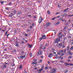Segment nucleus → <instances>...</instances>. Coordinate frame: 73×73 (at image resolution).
Segmentation results:
<instances>
[{
  "instance_id": "7ed1b4c3",
  "label": "nucleus",
  "mask_w": 73,
  "mask_h": 73,
  "mask_svg": "<svg viewBox=\"0 0 73 73\" xmlns=\"http://www.w3.org/2000/svg\"><path fill=\"white\" fill-rule=\"evenodd\" d=\"M65 21V19H63L62 17L60 18L58 20V21Z\"/></svg>"
},
{
  "instance_id": "423d86ee",
  "label": "nucleus",
  "mask_w": 73,
  "mask_h": 73,
  "mask_svg": "<svg viewBox=\"0 0 73 73\" xmlns=\"http://www.w3.org/2000/svg\"><path fill=\"white\" fill-rule=\"evenodd\" d=\"M52 56V53H50L49 55H48L49 57V58H50Z\"/></svg>"
},
{
  "instance_id": "4d7b16f0",
  "label": "nucleus",
  "mask_w": 73,
  "mask_h": 73,
  "mask_svg": "<svg viewBox=\"0 0 73 73\" xmlns=\"http://www.w3.org/2000/svg\"><path fill=\"white\" fill-rule=\"evenodd\" d=\"M24 73H27V72H26V71H25V70H24Z\"/></svg>"
},
{
  "instance_id": "bb28decb",
  "label": "nucleus",
  "mask_w": 73,
  "mask_h": 73,
  "mask_svg": "<svg viewBox=\"0 0 73 73\" xmlns=\"http://www.w3.org/2000/svg\"><path fill=\"white\" fill-rule=\"evenodd\" d=\"M66 29V27H65V28H64L63 30H64L65 31Z\"/></svg>"
},
{
  "instance_id": "13d9d810",
  "label": "nucleus",
  "mask_w": 73,
  "mask_h": 73,
  "mask_svg": "<svg viewBox=\"0 0 73 73\" xmlns=\"http://www.w3.org/2000/svg\"><path fill=\"white\" fill-rule=\"evenodd\" d=\"M9 5H11V4H12V3H9Z\"/></svg>"
},
{
  "instance_id": "f3484780",
  "label": "nucleus",
  "mask_w": 73,
  "mask_h": 73,
  "mask_svg": "<svg viewBox=\"0 0 73 73\" xmlns=\"http://www.w3.org/2000/svg\"><path fill=\"white\" fill-rule=\"evenodd\" d=\"M0 2L2 4H3V3H4V1H1Z\"/></svg>"
},
{
  "instance_id": "e2e57ef3",
  "label": "nucleus",
  "mask_w": 73,
  "mask_h": 73,
  "mask_svg": "<svg viewBox=\"0 0 73 73\" xmlns=\"http://www.w3.org/2000/svg\"><path fill=\"white\" fill-rule=\"evenodd\" d=\"M41 58H43V56H41Z\"/></svg>"
},
{
  "instance_id": "e433bc0d",
  "label": "nucleus",
  "mask_w": 73,
  "mask_h": 73,
  "mask_svg": "<svg viewBox=\"0 0 73 73\" xmlns=\"http://www.w3.org/2000/svg\"><path fill=\"white\" fill-rule=\"evenodd\" d=\"M64 14V16H66L67 15V14L66 13Z\"/></svg>"
},
{
  "instance_id": "37998d69",
  "label": "nucleus",
  "mask_w": 73,
  "mask_h": 73,
  "mask_svg": "<svg viewBox=\"0 0 73 73\" xmlns=\"http://www.w3.org/2000/svg\"><path fill=\"white\" fill-rule=\"evenodd\" d=\"M61 56H60V57L57 58H59V59H60V58H61Z\"/></svg>"
},
{
  "instance_id": "f8f14e48",
  "label": "nucleus",
  "mask_w": 73,
  "mask_h": 73,
  "mask_svg": "<svg viewBox=\"0 0 73 73\" xmlns=\"http://www.w3.org/2000/svg\"><path fill=\"white\" fill-rule=\"evenodd\" d=\"M69 9V8H67L66 9H65L64 10V12H66V11H67V10Z\"/></svg>"
},
{
  "instance_id": "774afa93",
  "label": "nucleus",
  "mask_w": 73,
  "mask_h": 73,
  "mask_svg": "<svg viewBox=\"0 0 73 73\" xmlns=\"http://www.w3.org/2000/svg\"><path fill=\"white\" fill-rule=\"evenodd\" d=\"M68 38H71V36H69Z\"/></svg>"
},
{
  "instance_id": "864d4df0",
  "label": "nucleus",
  "mask_w": 73,
  "mask_h": 73,
  "mask_svg": "<svg viewBox=\"0 0 73 73\" xmlns=\"http://www.w3.org/2000/svg\"><path fill=\"white\" fill-rule=\"evenodd\" d=\"M7 49H6V48H5V49H4V51H7Z\"/></svg>"
},
{
  "instance_id": "c03bdc74",
  "label": "nucleus",
  "mask_w": 73,
  "mask_h": 73,
  "mask_svg": "<svg viewBox=\"0 0 73 73\" xmlns=\"http://www.w3.org/2000/svg\"><path fill=\"white\" fill-rule=\"evenodd\" d=\"M42 38H39V40H40V41L41 40H42Z\"/></svg>"
},
{
  "instance_id": "72a5a7b5",
  "label": "nucleus",
  "mask_w": 73,
  "mask_h": 73,
  "mask_svg": "<svg viewBox=\"0 0 73 73\" xmlns=\"http://www.w3.org/2000/svg\"><path fill=\"white\" fill-rule=\"evenodd\" d=\"M48 69V68L47 67L45 68V69L46 70Z\"/></svg>"
},
{
  "instance_id": "bf43d9fd",
  "label": "nucleus",
  "mask_w": 73,
  "mask_h": 73,
  "mask_svg": "<svg viewBox=\"0 0 73 73\" xmlns=\"http://www.w3.org/2000/svg\"><path fill=\"white\" fill-rule=\"evenodd\" d=\"M34 17V18H35V19H36V18H37V17H36V16H34V17Z\"/></svg>"
},
{
  "instance_id": "f257e3e1",
  "label": "nucleus",
  "mask_w": 73,
  "mask_h": 73,
  "mask_svg": "<svg viewBox=\"0 0 73 73\" xmlns=\"http://www.w3.org/2000/svg\"><path fill=\"white\" fill-rule=\"evenodd\" d=\"M42 20H43V19L41 18V17H40L39 18V21H38L39 23H41L42 22Z\"/></svg>"
},
{
  "instance_id": "58836bf2",
  "label": "nucleus",
  "mask_w": 73,
  "mask_h": 73,
  "mask_svg": "<svg viewBox=\"0 0 73 73\" xmlns=\"http://www.w3.org/2000/svg\"><path fill=\"white\" fill-rule=\"evenodd\" d=\"M68 58H72V57H71V56H69Z\"/></svg>"
},
{
  "instance_id": "2eb2a0df",
  "label": "nucleus",
  "mask_w": 73,
  "mask_h": 73,
  "mask_svg": "<svg viewBox=\"0 0 73 73\" xmlns=\"http://www.w3.org/2000/svg\"><path fill=\"white\" fill-rule=\"evenodd\" d=\"M23 68V67L22 66V65H21L19 67V69H21Z\"/></svg>"
},
{
  "instance_id": "338daca9",
  "label": "nucleus",
  "mask_w": 73,
  "mask_h": 73,
  "mask_svg": "<svg viewBox=\"0 0 73 73\" xmlns=\"http://www.w3.org/2000/svg\"><path fill=\"white\" fill-rule=\"evenodd\" d=\"M64 54H63L61 55V56H64Z\"/></svg>"
},
{
  "instance_id": "5fc2aeb1",
  "label": "nucleus",
  "mask_w": 73,
  "mask_h": 73,
  "mask_svg": "<svg viewBox=\"0 0 73 73\" xmlns=\"http://www.w3.org/2000/svg\"><path fill=\"white\" fill-rule=\"evenodd\" d=\"M64 45H62V48H64Z\"/></svg>"
},
{
  "instance_id": "1a4fd4ad",
  "label": "nucleus",
  "mask_w": 73,
  "mask_h": 73,
  "mask_svg": "<svg viewBox=\"0 0 73 73\" xmlns=\"http://www.w3.org/2000/svg\"><path fill=\"white\" fill-rule=\"evenodd\" d=\"M34 64H35V65L37 64V62H32V64H33V65H34Z\"/></svg>"
},
{
  "instance_id": "f03ea898",
  "label": "nucleus",
  "mask_w": 73,
  "mask_h": 73,
  "mask_svg": "<svg viewBox=\"0 0 73 73\" xmlns=\"http://www.w3.org/2000/svg\"><path fill=\"white\" fill-rule=\"evenodd\" d=\"M60 41V38H57L56 39V40H55V43H58V42Z\"/></svg>"
},
{
  "instance_id": "c85d7f7f",
  "label": "nucleus",
  "mask_w": 73,
  "mask_h": 73,
  "mask_svg": "<svg viewBox=\"0 0 73 73\" xmlns=\"http://www.w3.org/2000/svg\"><path fill=\"white\" fill-rule=\"evenodd\" d=\"M61 16H63V17H64V16H65L64 14H62V15Z\"/></svg>"
},
{
  "instance_id": "5701e85b",
  "label": "nucleus",
  "mask_w": 73,
  "mask_h": 73,
  "mask_svg": "<svg viewBox=\"0 0 73 73\" xmlns=\"http://www.w3.org/2000/svg\"><path fill=\"white\" fill-rule=\"evenodd\" d=\"M56 70H55V69H54V70H53V71H52L54 73H55L56 72Z\"/></svg>"
},
{
  "instance_id": "680f3d73",
  "label": "nucleus",
  "mask_w": 73,
  "mask_h": 73,
  "mask_svg": "<svg viewBox=\"0 0 73 73\" xmlns=\"http://www.w3.org/2000/svg\"><path fill=\"white\" fill-rule=\"evenodd\" d=\"M17 43H18V42H15L16 44H17Z\"/></svg>"
},
{
  "instance_id": "39448f33",
  "label": "nucleus",
  "mask_w": 73,
  "mask_h": 73,
  "mask_svg": "<svg viewBox=\"0 0 73 73\" xmlns=\"http://www.w3.org/2000/svg\"><path fill=\"white\" fill-rule=\"evenodd\" d=\"M50 25V23H48L46 24V27H48V26H49Z\"/></svg>"
},
{
  "instance_id": "f704fd0d",
  "label": "nucleus",
  "mask_w": 73,
  "mask_h": 73,
  "mask_svg": "<svg viewBox=\"0 0 73 73\" xmlns=\"http://www.w3.org/2000/svg\"><path fill=\"white\" fill-rule=\"evenodd\" d=\"M62 45V44L61 43H60L59 44V46H61Z\"/></svg>"
},
{
  "instance_id": "de8ad7c7",
  "label": "nucleus",
  "mask_w": 73,
  "mask_h": 73,
  "mask_svg": "<svg viewBox=\"0 0 73 73\" xmlns=\"http://www.w3.org/2000/svg\"><path fill=\"white\" fill-rule=\"evenodd\" d=\"M9 17H12V15H9Z\"/></svg>"
},
{
  "instance_id": "dca6fc26",
  "label": "nucleus",
  "mask_w": 73,
  "mask_h": 73,
  "mask_svg": "<svg viewBox=\"0 0 73 73\" xmlns=\"http://www.w3.org/2000/svg\"><path fill=\"white\" fill-rule=\"evenodd\" d=\"M61 32H60L59 33V35H60V36H61L60 38H62V34H61Z\"/></svg>"
},
{
  "instance_id": "4468645a",
  "label": "nucleus",
  "mask_w": 73,
  "mask_h": 73,
  "mask_svg": "<svg viewBox=\"0 0 73 73\" xmlns=\"http://www.w3.org/2000/svg\"><path fill=\"white\" fill-rule=\"evenodd\" d=\"M28 46H29V48H31V47H32V45H31L30 44H29L28 45Z\"/></svg>"
},
{
  "instance_id": "69168bd1",
  "label": "nucleus",
  "mask_w": 73,
  "mask_h": 73,
  "mask_svg": "<svg viewBox=\"0 0 73 73\" xmlns=\"http://www.w3.org/2000/svg\"><path fill=\"white\" fill-rule=\"evenodd\" d=\"M55 55H56V57H58V54H55Z\"/></svg>"
},
{
  "instance_id": "7c9ffc66",
  "label": "nucleus",
  "mask_w": 73,
  "mask_h": 73,
  "mask_svg": "<svg viewBox=\"0 0 73 73\" xmlns=\"http://www.w3.org/2000/svg\"><path fill=\"white\" fill-rule=\"evenodd\" d=\"M42 62V60H39V62L40 63V62Z\"/></svg>"
},
{
  "instance_id": "ddd939ff",
  "label": "nucleus",
  "mask_w": 73,
  "mask_h": 73,
  "mask_svg": "<svg viewBox=\"0 0 73 73\" xmlns=\"http://www.w3.org/2000/svg\"><path fill=\"white\" fill-rule=\"evenodd\" d=\"M56 19V18L55 17H54L51 20H55V19Z\"/></svg>"
},
{
  "instance_id": "603ef678",
  "label": "nucleus",
  "mask_w": 73,
  "mask_h": 73,
  "mask_svg": "<svg viewBox=\"0 0 73 73\" xmlns=\"http://www.w3.org/2000/svg\"><path fill=\"white\" fill-rule=\"evenodd\" d=\"M63 52H66V50H64L63 51Z\"/></svg>"
},
{
  "instance_id": "4be33fe9",
  "label": "nucleus",
  "mask_w": 73,
  "mask_h": 73,
  "mask_svg": "<svg viewBox=\"0 0 73 73\" xmlns=\"http://www.w3.org/2000/svg\"><path fill=\"white\" fill-rule=\"evenodd\" d=\"M42 47V46H40V47H39L38 48V50H41V48Z\"/></svg>"
},
{
  "instance_id": "c9c22d12",
  "label": "nucleus",
  "mask_w": 73,
  "mask_h": 73,
  "mask_svg": "<svg viewBox=\"0 0 73 73\" xmlns=\"http://www.w3.org/2000/svg\"><path fill=\"white\" fill-rule=\"evenodd\" d=\"M60 52L61 53H63V50H60Z\"/></svg>"
},
{
  "instance_id": "393cba45",
  "label": "nucleus",
  "mask_w": 73,
  "mask_h": 73,
  "mask_svg": "<svg viewBox=\"0 0 73 73\" xmlns=\"http://www.w3.org/2000/svg\"><path fill=\"white\" fill-rule=\"evenodd\" d=\"M73 46H72L71 47V48H70V50H73Z\"/></svg>"
},
{
  "instance_id": "6e6552de",
  "label": "nucleus",
  "mask_w": 73,
  "mask_h": 73,
  "mask_svg": "<svg viewBox=\"0 0 73 73\" xmlns=\"http://www.w3.org/2000/svg\"><path fill=\"white\" fill-rule=\"evenodd\" d=\"M25 56V55H24L23 56H20V58H24Z\"/></svg>"
},
{
  "instance_id": "052dcab7",
  "label": "nucleus",
  "mask_w": 73,
  "mask_h": 73,
  "mask_svg": "<svg viewBox=\"0 0 73 73\" xmlns=\"http://www.w3.org/2000/svg\"><path fill=\"white\" fill-rule=\"evenodd\" d=\"M12 66H15V64H13L12 65Z\"/></svg>"
},
{
  "instance_id": "a211bd4d",
  "label": "nucleus",
  "mask_w": 73,
  "mask_h": 73,
  "mask_svg": "<svg viewBox=\"0 0 73 73\" xmlns=\"http://www.w3.org/2000/svg\"><path fill=\"white\" fill-rule=\"evenodd\" d=\"M60 22H57L56 24V25H58V24H60Z\"/></svg>"
},
{
  "instance_id": "8fccbe9b",
  "label": "nucleus",
  "mask_w": 73,
  "mask_h": 73,
  "mask_svg": "<svg viewBox=\"0 0 73 73\" xmlns=\"http://www.w3.org/2000/svg\"><path fill=\"white\" fill-rule=\"evenodd\" d=\"M68 62H70V59H69L68 60Z\"/></svg>"
},
{
  "instance_id": "0eeeda50",
  "label": "nucleus",
  "mask_w": 73,
  "mask_h": 73,
  "mask_svg": "<svg viewBox=\"0 0 73 73\" xmlns=\"http://www.w3.org/2000/svg\"><path fill=\"white\" fill-rule=\"evenodd\" d=\"M38 54H42V52H41V51H40L38 52Z\"/></svg>"
},
{
  "instance_id": "aec40b11",
  "label": "nucleus",
  "mask_w": 73,
  "mask_h": 73,
  "mask_svg": "<svg viewBox=\"0 0 73 73\" xmlns=\"http://www.w3.org/2000/svg\"><path fill=\"white\" fill-rule=\"evenodd\" d=\"M69 64H68L67 62L65 63V64L66 65H69Z\"/></svg>"
},
{
  "instance_id": "0e129e2a",
  "label": "nucleus",
  "mask_w": 73,
  "mask_h": 73,
  "mask_svg": "<svg viewBox=\"0 0 73 73\" xmlns=\"http://www.w3.org/2000/svg\"><path fill=\"white\" fill-rule=\"evenodd\" d=\"M30 28H32V26H30Z\"/></svg>"
},
{
  "instance_id": "ea45409f",
  "label": "nucleus",
  "mask_w": 73,
  "mask_h": 73,
  "mask_svg": "<svg viewBox=\"0 0 73 73\" xmlns=\"http://www.w3.org/2000/svg\"><path fill=\"white\" fill-rule=\"evenodd\" d=\"M16 46H19V44H16Z\"/></svg>"
},
{
  "instance_id": "79ce46f5",
  "label": "nucleus",
  "mask_w": 73,
  "mask_h": 73,
  "mask_svg": "<svg viewBox=\"0 0 73 73\" xmlns=\"http://www.w3.org/2000/svg\"><path fill=\"white\" fill-rule=\"evenodd\" d=\"M25 36L27 37V36H28V35H27V34H25Z\"/></svg>"
},
{
  "instance_id": "4c0bfd02",
  "label": "nucleus",
  "mask_w": 73,
  "mask_h": 73,
  "mask_svg": "<svg viewBox=\"0 0 73 73\" xmlns=\"http://www.w3.org/2000/svg\"><path fill=\"white\" fill-rule=\"evenodd\" d=\"M68 72V70H67L65 71V73H66V72Z\"/></svg>"
},
{
  "instance_id": "a18cd8bd",
  "label": "nucleus",
  "mask_w": 73,
  "mask_h": 73,
  "mask_svg": "<svg viewBox=\"0 0 73 73\" xmlns=\"http://www.w3.org/2000/svg\"><path fill=\"white\" fill-rule=\"evenodd\" d=\"M60 13L59 12H58L56 13V15H57V14H59Z\"/></svg>"
},
{
  "instance_id": "c756f323",
  "label": "nucleus",
  "mask_w": 73,
  "mask_h": 73,
  "mask_svg": "<svg viewBox=\"0 0 73 73\" xmlns=\"http://www.w3.org/2000/svg\"><path fill=\"white\" fill-rule=\"evenodd\" d=\"M55 50H54V49H52V52H54V51Z\"/></svg>"
},
{
  "instance_id": "09e8293b",
  "label": "nucleus",
  "mask_w": 73,
  "mask_h": 73,
  "mask_svg": "<svg viewBox=\"0 0 73 73\" xmlns=\"http://www.w3.org/2000/svg\"><path fill=\"white\" fill-rule=\"evenodd\" d=\"M60 52H58V55H60Z\"/></svg>"
},
{
  "instance_id": "6ab92c4d",
  "label": "nucleus",
  "mask_w": 73,
  "mask_h": 73,
  "mask_svg": "<svg viewBox=\"0 0 73 73\" xmlns=\"http://www.w3.org/2000/svg\"><path fill=\"white\" fill-rule=\"evenodd\" d=\"M3 67L5 68H7V66L5 65H3Z\"/></svg>"
},
{
  "instance_id": "2f4dec72",
  "label": "nucleus",
  "mask_w": 73,
  "mask_h": 73,
  "mask_svg": "<svg viewBox=\"0 0 73 73\" xmlns=\"http://www.w3.org/2000/svg\"><path fill=\"white\" fill-rule=\"evenodd\" d=\"M16 12H17L16 11V10H14V13H16Z\"/></svg>"
},
{
  "instance_id": "20e7f679",
  "label": "nucleus",
  "mask_w": 73,
  "mask_h": 73,
  "mask_svg": "<svg viewBox=\"0 0 73 73\" xmlns=\"http://www.w3.org/2000/svg\"><path fill=\"white\" fill-rule=\"evenodd\" d=\"M42 39H45L46 38V37L45 36V35H42Z\"/></svg>"
},
{
  "instance_id": "6e6d98bb",
  "label": "nucleus",
  "mask_w": 73,
  "mask_h": 73,
  "mask_svg": "<svg viewBox=\"0 0 73 73\" xmlns=\"http://www.w3.org/2000/svg\"><path fill=\"white\" fill-rule=\"evenodd\" d=\"M28 16H29V17H31L32 16L31 15H28Z\"/></svg>"
},
{
  "instance_id": "a878e982",
  "label": "nucleus",
  "mask_w": 73,
  "mask_h": 73,
  "mask_svg": "<svg viewBox=\"0 0 73 73\" xmlns=\"http://www.w3.org/2000/svg\"><path fill=\"white\" fill-rule=\"evenodd\" d=\"M30 55L31 57H32V53H31L30 54Z\"/></svg>"
},
{
  "instance_id": "3c124183",
  "label": "nucleus",
  "mask_w": 73,
  "mask_h": 73,
  "mask_svg": "<svg viewBox=\"0 0 73 73\" xmlns=\"http://www.w3.org/2000/svg\"><path fill=\"white\" fill-rule=\"evenodd\" d=\"M48 45V43H46V46H47Z\"/></svg>"
},
{
  "instance_id": "49530a36",
  "label": "nucleus",
  "mask_w": 73,
  "mask_h": 73,
  "mask_svg": "<svg viewBox=\"0 0 73 73\" xmlns=\"http://www.w3.org/2000/svg\"><path fill=\"white\" fill-rule=\"evenodd\" d=\"M36 61H37V60L36 59H35L34 60V62H36Z\"/></svg>"
},
{
  "instance_id": "412c9836",
  "label": "nucleus",
  "mask_w": 73,
  "mask_h": 73,
  "mask_svg": "<svg viewBox=\"0 0 73 73\" xmlns=\"http://www.w3.org/2000/svg\"><path fill=\"white\" fill-rule=\"evenodd\" d=\"M42 69H40L39 70V72H41V71H42Z\"/></svg>"
},
{
  "instance_id": "b1692460",
  "label": "nucleus",
  "mask_w": 73,
  "mask_h": 73,
  "mask_svg": "<svg viewBox=\"0 0 73 73\" xmlns=\"http://www.w3.org/2000/svg\"><path fill=\"white\" fill-rule=\"evenodd\" d=\"M42 49H45V47L43 46L42 48Z\"/></svg>"
},
{
  "instance_id": "9b49d317",
  "label": "nucleus",
  "mask_w": 73,
  "mask_h": 73,
  "mask_svg": "<svg viewBox=\"0 0 73 73\" xmlns=\"http://www.w3.org/2000/svg\"><path fill=\"white\" fill-rule=\"evenodd\" d=\"M47 13H48V15H50V12L49 11V10H48L47 12Z\"/></svg>"
},
{
  "instance_id": "9d476101",
  "label": "nucleus",
  "mask_w": 73,
  "mask_h": 73,
  "mask_svg": "<svg viewBox=\"0 0 73 73\" xmlns=\"http://www.w3.org/2000/svg\"><path fill=\"white\" fill-rule=\"evenodd\" d=\"M68 54H70V55H72V54H73V52L71 53L70 52H68Z\"/></svg>"
},
{
  "instance_id": "cd10ccee",
  "label": "nucleus",
  "mask_w": 73,
  "mask_h": 73,
  "mask_svg": "<svg viewBox=\"0 0 73 73\" xmlns=\"http://www.w3.org/2000/svg\"><path fill=\"white\" fill-rule=\"evenodd\" d=\"M7 32H8V31H7L6 32V33H5V35H7Z\"/></svg>"
},
{
  "instance_id": "473e14b6",
  "label": "nucleus",
  "mask_w": 73,
  "mask_h": 73,
  "mask_svg": "<svg viewBox=\"0 0 73 73\" xmlns=\"http://www.w3.org/2000/svg\"><path fill=\"white\" fill-rule=\"evenodd\" d=\"M18 14L19 15H21V13L20 12H18Z\"/></svg>"
},
{
  "instance_id": "a19ab883",
  "label": "nucleus",
  "mask_w": 73,
  "mask_h": 73,
  "mask_svg": "<svg viewBox=\"0 0 73 73\" xmlns=\"http://www.w3.org/2000/svg\"><path fill=\"white\" fill-rule=\"evenodd\" d=\"M4 66H1V68H2V69H4Z\"/></svg>"
}]
</instances>
